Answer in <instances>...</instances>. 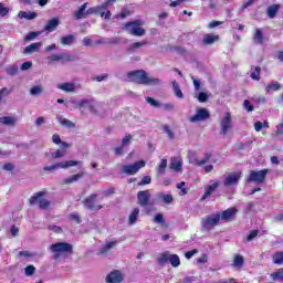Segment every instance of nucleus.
<instances>
[{"label":"nucleus","mask_w":283,"mask_h":283,"mask_svg":"<svg viewBox=\"0 0 283 283\" xmlns=\"http://www.w3.org/2000/svg\"><path fill=\"white\" fill-rule=\"evenodd\" d=\"M240 178H242V172H229L228 176L224 177L223 185L224 187H233V185H238L240 182Z\"/></svg>","instance_id":"1a4fd4ad"},{"label":"nucleus","mask_w":283,"mask_h":283,"mask_svg":"<svg viewBox=\"0 0 283 283\" xmlns=\"http://www.w3.org/2000/svg\"><path fill=\"white\" fill-rule=\"evenodd\" d=\"M123 273L118 270H114L106 276V282L107 283H120L123 282Z\"/></svg>","instance_id":"2eb2a0df"},{"label":"nucleus","mask_w":283,"mask_h":283,"mask_svg":"<svg viewBox=\"0 0 283 283\" xmlns=\"http://www.w3.org/2000/svg\"><path fill=\"white\" fill-rule=\"evenodd\" d=\"M57 90L62 92L72 93L76 92V84L74 82H65L56 85Z\"/></svg>","instance_id":"a211bd4d"},{"label":"nucleus","mask_w":283,"mask_h":283,"mask_svg":"<svg viewBox=\"0 0 283 283\" xmlns=\"http://www.w3.org/2000/svg\"><path fill=\"white\" fill-rule=\"evenodd\" d=\"M44 193L43 192H38L34 196L30 198V205H41V200H43Z\"/></svg>","instance_id":"72a5a7b5"},{"label":"nucleus","mask_w":283,"mask_h":283,"mask_svg":"<svg viewBox=\"0 0 283 283\" xmlns=\"http://www.w3.org/2000/svg\"><path fill=\"white\" fill-rule=\"evenodd\" d=\"M48 207H50V200H48L45 198L42 199L39 203V208L45 210V209H48Z\"/></svg>","instance_id":"bf43d9fd"},{"label":"nucleus","mask_w":283,"mask_h":283,"mask_svg":"<svg viewBox=\"0 0 283 283\" xmlns=\"http://www.w3.org/2000/svg\"><path fill=\"white\" fill-rule=\"evenodd\" d=\"M156 198L159 202H164V205H171L174 202V196L166 195L165 192H158Z\"/></svg>","instance_id":"412c9836"},{"label":"nucleus","mask_w":283,"mask_h":283,"mask_svg":"<svg viewBox=\"0 0 283 283\" xmlns=\"http://www.w3.org/2000/svg\"><path fill=\"white\" fill-rule=\"evenodd\" d=\"M220 224V213L216 212L210 216H206L201 219V226L203 229H207V231H211L214 227H218Z\"/></svg>","instance_id":"7ed1b4c3"},{"label":"nucleus","mask_w":283,"mask_h":283,"mask_svg":"<svg viewBox=\"0 0 283 283\" xmlns=\"http://www.w3.org/2000/svg\"><path fill=\"white\" fill-rule=\"evenodd\" d=\"M12 91L8 87H3L0 90V101L3 99V96H9V94L11 93Z\"/></svg>","instance_id":"052dcab7"},{"label":"nucleus","mask_w":283,"mask_h":283,"mask_svg":"<svg viewBox=\"0 0 283 283\" xmlns=\"http://www.w3.org/2000/svg\"><path fill=\"white\" fill-rule=\"evenodd\" d=\"M170 169H172V171H182V158L172 157L170 159Z\"/></svg>","instance_id":"aec40b11"},{"label":"nucleus","mask_w":283,"mask_h":283,"mask_svg":"<svg viewBox=\"0 0 283 283\" xmlns=\"http://www.w3.org/2000/svg\"><path fill=\"white\" fill-rule=\"evenodd\" d=\"M96 198H98V195L93 193L88 196L84 201L83 205L86 209H90L91 211H98L103 209V206H96Z\"/></svg>","instance_id":"9d476101"},{"label":"nucleus","mask_w":283,"mask_h":283,"mask_svg":"<svg viewBox=\"0 0 283 283\" xmlns=\"http://www.w3.org/2000/svg\"><path fill=\"white\" fill-rule=\"evenodd\" d=\"M146 103H148V105H151V107H161L160 102L154 99L153 97H146Z\"/></svg>","instance_id":"603ef678"},{"label":"nucleus","mask_w":283,"mask_h":283,"mask_svg":"<svg viewBox=\"0 0 283 283\" xmlns=\"http://www.w3.org/2000/svg\"><path fill=\"white\" fill-rule=\"evenodd\" d=\"M56 28H59V19L53 18V19L49 20V22L44 27V30L46 32H54V30H56Z\"/></svg>","instance_id":"bb28decb"},{"label":"nucleus","mask_w":283,"mask_h":283,"mask_svg":"<svg viewBox=\"0 0 283 283\" xmlns=\"http://www.w3.org/2000/svg\"><path fill=\"white\" fill-rule=\"evenodd\" d=\"M282 135H283V124H279V125H276V130L274 134H272V136L277 137V136H282Z\"/></svg>","instance_id":"e2e57ef3"},{"label":"nucleus","mask_w":283,"mask_h":283,"mask_svg":"<svg viewBox=\"0 0 283 283\" xmlns=\"http://www.w3.org/2000/svg\"><path fill=\"white\" fill-rule=\"evenodd\" d=\"M50 251L55 254V258H59L61 253H72V244L65 242L53 243L50 247Z\"/></svg>","instance_id":"39448f33"},{"label":"nucleus","mask_w":283,"mask_h":283,"mask_svg":"<svg viewBox=\"0 0 283 283\" xmlns=\"http://www.w3.org/2000/svg\"><path fill=\"white\" fill-rule=\"evenodd\" d=\"M273 263L274 264H283V252H276L272 256Z\"/></svg>","instance_id":"37998d69"},{"label":"nucleus","mask_w":283,"mask_h":283,"mask_svg":"<svg viewBox=\"0 0 283 283\" xmlns=\"http://www.w3.org/2000/svg\"><path fill=\"white\" fill-rule=\"evenodd\" d=\"M76 165H83L82 161L76 160H69V161H62L57 163L51 166H45L43 168L44 171H56V169H67V167H76Z\"/></svg>","instance_id":"6e6552de"},{"label":"nucleus","mask_w":283,"mask_h":283,"mask_svg":"<svg viewBox=\"0 0 283 283\" xmlns=\"http://www.w3.org/2000/svg\"><path fill=\"white\" fill-rule=\"evenodd\" d=\"M42 45L43 43L41 42L32 43L24 49V54H32V52H39Z\"/></svg>","instance_id":"cd10ccee"},{"label":"nucleus","mask_w":283,"mask_h":283,"mask_svg":"<svg viewBox=\"0 0 283 283\" xmlns=\"http://www.w3.org/2000/svg\"><path fill=\"white\" fill-rule=\"evenodd\" d=\"M188 159H189L190 165L198 166V163H200V160L198 159V154L193 150L188 151Z\"/></svg>","instance_id":"f704fd0d"},{"label":"nucleus","mask_w":283,"mask_h":283,"mask_svg":"<svg viewBox=\"0 0 283 283\" xmlns=\"http://www.w3.org/2000/svg\"><path fill=\"white\" fill-rule=\"evenodd\" d=\"M272 280H281L283 282V268L271 274Z\"/></svg>","instance_id":"8fccbe9b"},{"label":"nucleus","mask_w":283,"mask_h":283,"mask_svg":"<svg viewBox=\"0 0 283 283\" xmlns=\"http://www.w3.org/2000/svg\"><path fill=\"white\" fill-rule=\"evenodd\" d=\"M74 41H76V36L69 34V35L62 36L60 40V43L62 45H72V43H74Z\"/></svg>","instance_id":"2f4dec72"},{"label":"nucleus","mask_w":283,"mask_h":283,"mask_svg":"<svg viewBox=\"0 0 283 283\" xmlns=\"http://www.w3.org/2000/svg\"><path fill=\"white\" fill-rule=\"evenodd\" d=\"M196 98H198L199 103H207V101H209V95L206 92H199L196 95Z\"/></svg>","instance_id":"a18cd8bd"},{"label":"nucleus","mask_w":283,"mask_h":283,"mask_svg":"<svg viewBox=\"0 0 283 283\" xmlns=\"http://www.w3.org/2000/svg\"><path fill=\"white\" fill-rule=\"evenodd\" d=\"M19 72V66L18 65H12L9 69H7V74L10 76H14Z\"/></svg>","instance_id":"5fc2aeb1"},{"label":"nucleus","mask_w":283,"mask_h":283,"mask_svg":"<svg viewBox=\"0 0 283 283\" xmlns=\"http://www.w3.org/2000/svg\"><path fill=\"white\" fill-rule=\"evenodd\" d=\"M107 78H109V74L104 73L102 75H97V76L93 77V81L101 83L102 81H107Z\"/></svg>","instance_id":"6e6d98bb"},{"label":"nucleus","mask_w":283,"mask_h":283,"mask_svg":"<svg viewBox=\"0 0 283 283\" xmlns=\"http://www.w3.org/2000/svg\"><path fill=\"white\" fill-rule=\"evenodd\" d=\"M139 213L140 210L138 208H135L128 217V224L134 226V223L138 220Z\"/></svg>","instance_id":"473e14b6"},{"label":"nucleus","mask_w":283,"mask_h":283,"mask_svg":"<svg viewBox=\"0 0 283 283\" xmlns=\"http://www.w3.org/2000/svg\"><path fill=\"white\" fill-rule=\"evenodd\" d=\"M49 230L54 233H63V228L59 226H49Z\"/></svg>","instance_id":"338daca9"},{"label":"nucleus","mask_w":283,"mask_h":283,"mask_svg":"<svg viewBox=\"0 0 283 283\" xmlns=\"http://www.w3.org/2000/svg\"><path fill=\"white\" fill-rule=\"evenodd\" d=\"M143 45H147V42L143 41V42H135L133 44H130L127 48L128 52H136V50H138V48H143Z\"/></svg>","instance_id":"ea45409f"},{"label":"nucleus","mask_w":283,"mask_h":283,"mask_svg":"<svg viewBox=\"0 0 283 283\" xmlns=\"http://www.w3.org/2000/svg\"><path fill=\"white\" fill-rule=\"evenodd\" d=\"M169 262L171 266L178 268L180 266V256L178 254H171L169 255Z\"/></svg>","instance_id":"58836bf2"},{"label":"nucleus","mask_w":283,"mask_h":283,"mask_svg":"<svg viewBox=\"0 0 283 283\" xmlns=\"http://www.w3.org/2000/svg\"><path fill=\"white\" fill-rule=\"evenodd\" d=\"M165 169H167V159H161L159 165L157 166V172L165 174Z\"/></svg>","instance_id":"49530a36"},{"label":"nucleus","mask_w":283,"mask_h":283,"mask_svg":"<svg viewBox=\"0 0 283 283\" xmlns=\"http://www.w3.org/2000/svg\"><path fill=\"white\" fill-rule=\"evenodd\" d=\"M253 43L255 45H262V43H264V33L262 32V29H255Z\"/></svg>","instance_id":"b1692460"},{"label":"nucleus","mask_w":283,"mask_h":283,"mask_svg":"<svg viewBox=\"0 0 283 283\" xmlns=\"http://www.w3.org/2000/svg\"><path fill=\"white\" fill-rule=\"evenodd\" d=\"M52 158H63L65 156V150L57 149L54 153L51 154Z\"/></svg>","instance_id":"4d7b16f0"},{"label":"nucleus","mask_w":283,"mask_h":283,"mask_svg":"<svg viewBox=\"0 0 283 283\" xmlns=\"http://www.w3.org/2000/svg\"><path fill=\"white\" fill-rule=\"evenodd\" d=\"M143 22L140 20L127 22L123 30L132 34L133 36H145V29L142 28Z\"/></svg>","instance_id":"f03ea898"},{"label":"nucleus","mask_w":283,"mask_h":283,"mask_svg":"<svg viewBox=\"0 0 283 283\" xmlns=\"http://www.w3.org/2000/svg\"><path fill=\"white\" fill-rule=\"evenodd\" d=\"M82 177H83V172L73 175V176L64 179V185H72V182H77V180H81Z\"/></svg>","instance_id":"c9c22d12"},{"label":"nucleus","mask_w":283,"mask_h":283,"mask_svg":"<svg viewBox=\"0 0 283 283\" xmlns=\"http://www.w3.org/2000/svg\"><path fill=\"white\" fill-rule=\"evenodd\" d=\"M211 154L210 153H206L203 158L201 160H199L198 163V167H202V165H207V163H209V160H211Z\"/></svg>","instance_id":"09e8293b"},{"label":"nucleus","mask_w":283,"mask_h":283,"mask_svg":"<svg viewBox=\"0 0 283 283\" xmlns=\"http://www.w3.org/2000/svg\"><path fill=\"white\" fill-rule=\"evenodd\" d=\"M30 94H31V96H39V95L43 94V86L35 85V86L31 87Z\"/></svg>","instance_id":"a19ab883"},{"label":"nucleus","mask_w":283,"mask_h":283,"mask_svg":"<svg viewBox=\"0 0 283 283\" xmlns=\"http://www.w3.org/2000/svg\"><path fill=\"white\" fill-rule=\"evenodd\" d=\"M109 8V2H104L101 6L92 7L87 9V14H101V17H105V10Z\"/></svg>","instance_id":"ddd939ff"},{"label":"nucleus","mask_w":283,"mask_h":283,"mask_svg":"<svg viewBox=\"0 0 283 283\" xmlns=\"http://www.w3.org/2000/svg\"><path fill=\"white\" fill-rule=\"evenodd\" d=\"M172 88L175 96H177V98H185V95L182 94V91L180 90V85H178V82L172 81Z\"/></svg>","instance_id":"e433bc0d"},{"label":"nucleus","mask_w":283,"mask_h":283,"mask_svg":"<svg viewBox=\"0 0 283 283\" xmlns=\"http://www.w3.org/2000/svg\"><path fill=\"white\" fill-rule=\"evenodd\" d=\"M85 10H86V11H85ZM87 14H92V13H87V2H85L84 4H82V6L80 7V9L74 12L75 19H85V17H87Z\"/></svg>","instance_id":"4be33fe9"},{"label":"nucleus","mask_w":283,"mask_h":283,"mask_svg":"<svg viewBox=\"0 0 283 283\" xmlns=\"http://www.w3.org/2000/svg\"><path fill=\"white\" fill-rule=\"evenodd\" d=\"M216 41H220V35H216V34H205L203 35V45H213V43H216Z\"/></svg>","instance_id":"5701e85b"},{"label":"nucleus","mask_w":283,"mask_h":283,"mask_svg":"<svg viewBox=\"0 0 283 283\" xmlns=\"http://www.w3.org/2000/svg\"><path fill=\"white\" fill-rule=\"evenodd\" d=\"M235 213H238V208H229L220 214V220H223L224 222H228V220L233 219Z\"/></svg>","instance_id":"6ab92c4d"},{"label":"nucleus","mask_w":283,"mask_h":283,"mask_svg":"<svg viewBox=\"0 0 283 283\" xmlns=\"http://www.w3.org/2000/svg\"><path fill=\"white\" fill-rule=\"evenodd\" d=\"M127 80L138 83V85H160L163 83L160 78L149 76L144 70L128 72Z\"/></svg>","instance_id":"f257e3e1"},{"label":"nucleus","mask_w":283,"mask_h":283,"mask_svg":"<svg viewBox=\"0 0 283 283\" xmlns=\"http://www.w3.org/2000/svg\"><path fill=\"white\" fill-rule=\"evenodd\" d=\"M243 107L247 109V112H253V105H251V102L249 99H245L243 102Z\"/></svg>","instance_id":"774afa93"},{"label":"nucleus","mask_w":283,"mask_h":283,"mask_svg":"<svg viewBox=\"0 0 283 283\" xmlns=\"http://www.w3.org/2000/svg\"><path fill=\"white\" fill-rule=\"evenodd\" d=\"M0 124L7 125L8 127H14V125H17V117H13V116L0 117Z\"/></svg>","instance_id":"393cba45"},{"label":"nucleus","mask_w":283,"mask_h":283,"mask_svg":"<svg viewBox=\"0 0 283 283\" xmlns=\"http://www.w3.org/2000/svg\"><path fill=\"white\" fill-rule=\"evenodd\" d=\"M57 123L62 125V127H66L67 129H74V127H76V124H74V122L65 117H59Z\"/></svg>","instance_id":"c85d7f7f"},{"label":"nucleus","mask_w":283,"mask_h":283,"mask_svg":"<svg viewBox=\"0 0 283 283\" xmlns=\"http://www.w3.org/2000/svg\"><path fill=\"white\" fill-rule=\"evenodd\" d=\"M118 241H111L107 242L105 245H103L99 250V253L105 254V253H109V251H112V249H114V247H117Z\"/></svg>","instance_id":"7c9ffc66"},{"label":"nucleus","mask_w":283,"mask_h":283,"mask_svg":"<svg viewBox=\"0 0 283 283\" xmlns=\"http://www.w3.org/2000/svg\"><path fill=\"white\" fill-rule=\"evenodd\" d=\"M185 181L177 184V189H180L179 196H187L188 190L185 188Z\"/></svg>","instance_id":"3c124183"},{"label":"nucleus","mask_w":283,"mask_h":283,"mask_svg":"<svg viewBox=\"0 0 283 283\" xmlns=\"http://www.w3.org/2000/svg\"><path fill=\"white\" fill-rule=\"evenodd\" d=\"M279 11H280V4H272L268 8L266 14L270 19H275Z\"/></svg>","instance_id":"c756f323"},{"label":"nucleus","mask_w":283,"mask_h":283,"mask_svg":"<svg viewBox=\"0 0 283 283\" xmlns=\"http://www.w3.org/2000/svg\"><path fill=\"white\" fill-rule=\"evenodd\" d=\"M218 187H220V181L211 180L210 185L206 187V191L202 196V200H207V198H209V196H211V193H213V191H216Z\"/></svg>","instance_id":"dca6fc26"},{"label":"nucleus","mask_w":283,"mask_h":283,"mask_svg":"<svg viewBox=\"0 0 283 283\" xmlns=\"http://www.w3.org/2000/svg\"><path fill=\"white\" fill-rule=\"evenodd\" d=\"M164 132L165 134H167L170 140H174V138L176 137L175 134L171 132V128L167 125L164 126Z\"/></svg>","instance_id":"864d4df0"},{"label":"nucleus","mask_w":283,"mask_h":283,"mask_svg":"<svg viewBox=\"0 0 283 283\" xmlns=\"http://www.w3.org/2000/svg\"><path fill=\"white\" fill-rule=\"evenodd\" d=\"M150 198L151 193L149 192V190H142L137 193V200L140 207H147L149 205Z\"/></svg>","instance_id":"f8f14e48"},{"label":"nucleus","mask_w":283,"mask_h":283,"mask_svg":"<svg viewBox=\"0 0 283 283\" xmlns=\"http://www.w3.org/2000/svg\"><path fill=\"white\" fill-rule=\"evenodd\" d=\"M230 129H233V120L231 119V113H224L220 120V135L227 136Z\"/></svg>","instance_id":"423d86ee"},{"label":"nucleus","mask_w":283,"mask_h":283,"mask_svg":"<svg viewBox=\"0 0 283 283\" xmlns=\"http://www.w3.org/2000/svg\"><path fill=\"white\" fill-rule=\"evenodd\" d=\"M139 186L143 185H151V177L150 176H145L138 184Z\"/></svg>","instance_id":"69168bd1"},{"label":"nucleus","mask_w":283,"mask_h":283,"mask_svg":"<svg viewBox=\"0 0 283 283\" xmlns=\"http://www.w3.org/2000/svg\"><path fill=\"white\" fill-rule=\"evenodd\" d=\"M12 91L8 87H3L0 90V101L3 99V96H9V94L11 93Z\"/></svg>","instance_id":"680f3d73"},{"label":"nucleus","mask_w":283,"mask_h":283,"mask_svg":"<svg viewBox=\"0 0 283 283\" xmlns=\"http://www.w3.org/2000/svg\"><path fill=\"white\" fill-rule=\"evenodd\" d=\"M129 10L123 9L120 13L115 15V19H125L126 17H129Z\"/></svg>","instance_id":"13d9d810"},{"label":"nucleus","mask_w":283,"mask_h":283,"mask_svg":"<svg viewBox=\"0 0 283 283\" xmlns=\"http://www.w3.org/2000/svg\"><path fill=\"white\" fill-rule=\"evenodd\" d=\"M281 87L282 86L277 82H272V83L266 85L265 91L268 93L277 92V90H280Z\"/></svg>","instance_id":"4c0bfd02"},{"label":"nucleus","mask_w":283,"mask_h":283,"mask_svg":"<svg viewBox=\"0 0 283 283\" xmlns=\"http://www.w3.org/2000/svg\"><path fill=\"white\" fill-rule=\"evenodd\" d=\"M78 107L94 112L96 109V101L94 98H84L78 102Z\"/></svg>","instance_id":"4468645a"},{"label":"nucleus","mask_w":283,"mask_h":283,"mask_svg":"<svg viewBox=\"0 0 283 283\" xmlns=\"http://www.w3.org/2000/svg\"><path fill=\"white\" fill-rule=\"evenodd\" d=\"M211 116L207 108L197 109L196 114L189 118L190 123H202V120H207Z\"/></svg>","instance_id":"9b49d317"},{"label":"nucleus","mask_w":283,"mask_h":283,"mask_svg":"<svg viewBox=\"0 0 283 283\" xmlns=\"http://www.w3.org/2000/svg\"><path fill=\"white\" fill-rule=\"evenodd\" d=\"M35 272H36V268H34V265H28L24 269V274L27 275V277H32V275H34Z\"/></svg>","instance_id":"de8ad7c7"},{"label":"nucleus","mask_w":283,"mask_h":283,"mask_svg":"<svg viewBox=\"0 0 283 283\" xmlns=\"http://www.w3.org/2000/svg\"><path fill=\"white\" fill-rule=\"evenodd\" d=\"M260 72H262V69L260 66H255L254 71L250 74L251 78L253 81H260Z\"/></svg>","instance_id":"c03bdc74"},{"label":"nucleus","mask_w":283,"mask_h":283,"mask_svg":"<svg viewBox=\"0 0 283 283\" xmlns=\"http://www.w3.org/2000/svg\"><path fill=\"white\" fill-rule=\"evenodd\" d=\"M48 61H50L51 63H54L56 61L70 62L72 61V56L69 53L52 54L48 56Z\"/></svg>","instance_id":"f3484780"},{"label":"nucleus","mask_w":283,"mask_h":283,"mask_svg":"<svg viewBox=\"0 0 283 283\" xmlns=\"http://www.w3.org/2000/svg\"><path fill=\"white\" fill-rule=\"evenodd\" d=\"M233 264L237 269H242L243 264H244V259L242 258V255L240 254H237L234 256V260H233Z\"/></svg>","instance_id":"79ce46f5"},{"label":"nucleus","mask_w":283,"mask_h":283,"mask_svg":"<svg viewBox=\"0 0 283 283\" xmlns=\"http://www.w3.org/2000/svg\"><path fill=\"white\" fill-rule=\"evenodd\" d=\"M19 19H27V21H32L39 17L36 12H31V11H20L18 13Z\"/></svg>","instance_id":"a878e982"},{"label":"nucleus","mask_w":283,"mask_h":283,"mask_svg":"<svg viewBox=\"0 0 283 283\" xmlns=\"http://www.w3.org/2000/svg\"><path fill=\"white\" fill-rule=\"evenodd\" d=\"M147 163L145 160L136 161L135 164L125 165L122 167L123 174H126L127 176H135V174H138L143 167H145Z\"/></svg>","instance_id":"0eeeda50"},{"label":"nucleus","mask_w":283,"mask_h":283,"mask_svg":"<svg viewBox=\"0 0 283 283\" xmlns=\"http://www.w3.org/2000/svg\"><path fill=\"white\" fill-rule=\"evenodd\" d=\"M159 264H166V262H169V254L164 253L158 259Z\"/></svg>","instance_id":"0e129e2a"},{"label":"nucleus","mask_w":283,"mask_h":283,"mask_svg":"<svg viewBox=\"0 0 283 283\" xmlns=\"http://www.w3.org/2000/svg\"><path fill=\"white\" fill-rule=\"evenodd\" d=\"M266 174H269L268 169L251 170L245 180L247 182H255V185H262V182L266 180Z\"/></svg>","instance_id":"20e7f679"}]
</instances>
